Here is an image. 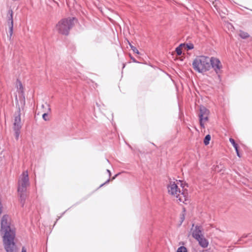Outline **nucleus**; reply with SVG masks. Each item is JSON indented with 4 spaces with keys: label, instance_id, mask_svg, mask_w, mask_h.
<instances>
[{
    "label": "nucleus",
    "instance_id": "20e7f679",
    "mask_svg": "<svg viewBox=\"0 0 252 252\" xmlns=\"http://www.w3.org/2000/svg\"><path fill=\"white\" fill-rule=\"evenodd\" d=\"M74 18L68 17L61 20L56 25L57 32L61 34L67 35L70 29L74 26Z\"/></svg>",
    "mask_w": 252,
    "mask_h": 252
},
{
    "label": "nucleus",
    "instance_id": "4468645a",
    "mask_svg": "<svg viewBox=\"0 0 252 252\" xmlns=\"http://www.w3.org/2000/svg\"><path fill=\"white\" fill-rule=\"evenodd\" d=\"M17 91L21 94L24 93V87L20 81H18L17 84Z\"/></svg>",
    "mask_w": 252,
    "mask_h": 252
},
{
    "label": "nucleus",
    "instance_id": "6ab92c4d",
    "mask_svg": "<svg viewBox=\"0 0 252 252\" xmlns=\"http://www.w3.org/2000/svg\"><path fill=\"white\" fill-rule=\"evenodd\" d=\"M129 45H130V48L131 49V50L133 51V52L137 54H139V52L138 51V50H137V49L134 46H132V45H131L130 43H129Z\"/></svg>",
    "mask_w": 252,
    "mask_h": 252
},
{
    "label": "nucleus",
    "instance_id": "f8f14e48",
    "mask_svg": "<svg viewBox=\"0 0 252 252\" xmlns=\"http://www.w3.org/2000/svg\"><path fill=\"white\" fill-rule=\"evenodd\" d=\"M199 245L203 248H207L208 246V241L204 237V236H202L199 238L198 239L196 240Z\"/></svg>",
    "mask_w": 252,
    "mask_h": 252
},
{
    "label": "nucleus",
    "instance_id": "4be33fe9",
    "mask_svg": "<svg viewBox=\"0 0 252 252\" xmlns=\"http://www.w3.org/2000/svg\"><path fill=\"white\" fill-rule=\"evenodd\" d=\"M22 252H27L26 250L25 249V248H22Z\"/></svg>",
    "mask_w": 252,
    "mask_h": 252
},
{
    "label": "nucleus",
    "instance_id": "f03ea898",
    "mask_svg": "<svg viewBox=\"0 0 252 252\" xmlns=\"http://www.w3.org/2000/svg\"><path fill=\"white\" fill-rule=\"evenodd\" d=\"M18 194L22 206L25 204L27 194V188L30 185L29 175L27 170L24 171L20 175L18 183Z\"/></svg>",
    "mask_w": 252,
    "mask_h": 252
},
{
    "label": "nucleus",
    "instance_id": "423d86ee",
    "mask_svg": "<svg viewBox=\"0 0 252 252\" xmlns=\"http://www.w3.org/2000/svg\"><path fill=\"white\" fill-rule=\"evenodd\" d=\"M9 218L7 215H4L1 221V232L3 235H9L11 234V232H14L9 226Z\"/></svg>",
    "mask_w": 252,
    "mask_h": 252
},
{
    "label": "nucleus",
    "instance_id": "9d476101",
    "mask_svg": "<svg viewBox=\"0 0 252 252\" xmlns=\"http://www.w3.org/2000/svg\"><path fill=\"white\" fill-rule=\"evenodd\" d=\"M8 13L9 14V16L7 20V23L9 28L10 35L11 36L13 34V11L12 10H9L8 11Z\"/></svg>",
    "mask_w": 252,
    "mask_h": 252
},
{
    "label": "nucleus",
    "instance_id": "b1692460",
    "mask_svg": "<svg viewBox=\"0 0 252 252\" xmlns=\"http://www.w3.org/2000/svg\"><path fill=\"white\" fill-rule=\"evenodd\" d=\"M107 171L109 172V175H110V172L109 170H107Z\"/></svg>",
    "mask_w": 252,
    "mask_h": 252
},
{
    "label": "nucleus",
    "instance_id": "a211bd4d",
    "mask_svg": "<svg viewBox=\"0 0 252 252\" xmlns=\"http://www.w3.org/2000/svg\"><path fill=\"white\" fill-rule=\"evenodd\" d=\"M177 252H187V250L185 247L181 246L178 249Z\"/></svg>",
    "mask_w": 252,
    "mask_h": 252
},
{
    "label": "nucleus",
    "instance_id": "412c9836",
    "mask_svg": "<svg viewBox=\"0 0 252 252\" xmlns=\"http://www.w3.org/2000/svg\"><path fill=\"white\" fill-rule=\"evenodd\" d=\"M188 48L189 49H192L193 48V45L192 44L188 45Z\"/></svg>",
    "mask_w": 252,
    "mask_h": 252
},
{
    "label": "nucleus",
    "instance_id": "1a4fd4ad",
    "mask_svg": "<svg viewBox=\"0 0 252 252\" xmlns=\"http://www.w3.org/2000/svg\"><path fill=\"white\" fill-rule=\"evenodd\" d=\"M21 127V117L20 115L19 114L17 116L15 117L14 122V129L15 130V132L16 134L17 138H18L19 136V130Z\"/></svg>",
    "mask_w": 252,
    "mask_h": 252
},
{
    "label": "nucleus",
    "instance_id": "7ed1b4c3",
    "mask_svg": "<svg viewBox=\"0 0 252 252\" xmlns=\"http://www.w3.org/2000/svg\"><path fill=\"white\" fill-rule=\"evenodd\" d=\"M192 66L195 71L199 73L205 72L211 68V59L208 56H198L193 60Z\"/></svg>",
    "mask_w": 252,
    "mask_h": 252
},
{
    "label": "nucleus",
    "instance_id": "5701e85b",
    "mask_svg": "<svg viewBox=\"0 0 252 252\" xmlns=\"http://www.w3.org/2000/svg\"><path fill=\"white\" fill-rule=\"evenodd\" d=\"M110 180L108 179L107 181L105 182V183H108L109 182Z\"/></svg>",
    "mask_w": 252,
    "mask_h": 252
},
{
    "label": "nucleus",
    "instance_id": "9b49d317",
    "mask_svg": "<svg viewBox=\"0 0 252 252\" xmlns=\"http://www.w3.org/2000/svg\"><path fill=\"white\" fill-rule=\"evenodd\" d=\"M192 235L196 240L198 239L199 238L203 236L199 227L197 226H195V228L193 230Z\"/></svg>",
    "mask_w": 252,
    "mask_h": 252
},
{
    "label": "nucleus",
    "instance_id": "2eb2a0df",
    "mask_svg": "<svg viewBox=\"0 0 252 252\" xmlns=\"http://www.w3.org/2000/svg\"><path fill=\"white\" fill-rule=\"evenodd\" d=\"M239 35L243 39L247 38L250 36V35L248 32L243 31H239Z\"/></svg>",
    "mask_w": 252,
    "mask_h": 252
},
{
    "label": "nucleus",
    "instance_id": "ddd939ff",
    "mask_svg": "<svg viewBox=\"0 0 252 252\" xmlns=\"http://www.w3.org/2000/svg\"><path fill=\"white\" fill-rule=\"evenodd\" d=\"M229 141L232 144V145L233 146L234 148H235V149L236 150V152L237 153V156L240 157V155H239V151H238V145L235 143V140L233 138H229Z\"/></svg>",
    "mask_w": 252,
    "mask_h": 252
},
{
    "label": "nucleus",
    "instance_id": "39448f33",
    "mask_svg": "<svg viewBox=\"0 0 252 252\" xmlns=\"http://www.w3.org/2000/svg\"><path fill=\"white\" fill-rule=\"evenodd\" d=\"M14 232H11L9 235H3L4 248L7 252H16V248L13 242Z\"/></svg>",
    "mask_w": 252,
    "mask_h": 252
},
{
    "label": "nucleus",
    "instance_id": "f257e3e1",
    "mask_svg": "<svg viewBox=\"0 0 252 252\" xmlns=\"http://www.w3.org/2000/svg\"><path fill=\"white\" fill-rule=\"evenodd\" d=\"M180 181H170L167 186L168 194L172 197L176 198L179 202L185 203L189 200L188 190L182 187Z\"/></svg>",
    "mask_w": 252,
    "mask_h": 252
},
{
    "label": "nucleus",
    "instance_id": "dca6fc26",
    "mask_svg": "<svg viewBox=\"0 0 252 252\" xmlns=\"http://www.w3.org/2000/svg\"><path fill=\"white\" fill-rule=\"evenodd\" d=\"M211 140V136L209 134L207 135L204 139V143L205 145H207L209 144V142Z\"/></svg>",
    "mask_w": 252,
    "mask_h": 252
},
{
    "label": "nucleus",
    "instance_id": "f3484780",
    "mask_svg": "<svg viewBox=\"0 0 252 252\" xmlns=\"http://www.w3.org/2000/svg\"><path fill=\"white\" fill-rule=\"evenodd\" d=\"M176 52L177 53V54L179 56L181 55L182 53V48L181 46H179L176 49Z\"/></svg>",
    "mask_w": 252,
    "mask_h": 252
},
{
    "label": "nucleus",
    "instance_id": "aec40b11",
    "mask_svg": "<svg viewBox=\"0 0 252 252\" xmlns=\"http://www.w3.org/2000/svg\"><path fill=\"white\" fill-rule=\"evenodd\" d=\"M42 117H43V118L45 121H47V120H48V119H47V118H48V115H47V114H46V113H44V114H43V115H42Z\"/></svg>",
    "mask_w": 252,
    "mask_h": 252
},
{
    "label": "nucleus",
    "instance_id": "0eeeda50",
    "mask_svg": "<svg viewBox=\"0 0 252 252\" xmlns=\"http://www.w3.org/2000/svg\"><path fill=\"white\" fill-rule=\"evenodd\" d=\"M209 113V110L205 107L201 106L200 107L199 122L200 126L203 128L205 127V123L208 121Z\"/></svg>",
    "mask_w": 252,
    "mask_h": 252
},
{
    "label": "nucleus",
    "instance_id": "6e6552de",
    "mask_svg": "<svg viewBox=\"0 0 252 252\" xmlns=\"http://www.w3.org/2000/svg\"><path fill=\"white\" fill-rule=\"evenodd\" d=\"M210 59H211V67H212L215 71L218 73L222 67L220 61L215 57H211Z\"/></svg>",
    "mask_w": 252,
    "mask_h": 252
}]
</instances>
